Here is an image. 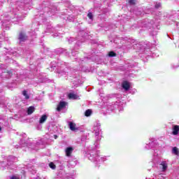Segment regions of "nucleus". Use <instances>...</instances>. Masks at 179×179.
I'll use <instances>...</instances> for the list:
<instances>
[{
	"instance_id": "1",
	"label": "nucleus",
	"mask_w": 179,
	"mask_h": 179,
	"mask_svg": "<svg viewBox=\"0 0 179 179\" xmlns=\"http://www.w3.org/2000/svg\"><path fill=\"white\" fill-rule=\"evenodd\" d=\"M23 5H24V3L21 1H17L16 3H10L8 13H6L4 15L5 19L3 20L2 23L3 27H5L6 26V30H8L9 29V27L6 25L9 24L10 20H13V22L15 23L24 19V15H23V13L20 12V9L23 8ZM6 22H8V23H6Z\"/></svg>"
},
{
	"instance_id": "2",
	"label": "nucleus",
	"mask_w": 179,
	"mask_h": 179,
	"mask_svg": "<svg viewBox=\"0 0 179 179\" xmlns=\"http://www.w3.org/2000/svg\"><path fill=\"white\" fill-rule=\"evenodd\" d=\"M99 153V151L97 149L90 148L87 153V157L94 163H103V162H106L108 157H100Z\"/></svg>"
},
{
	"instance_id": "3",
	"label": "nucleus",
	"mask_w": 179,
	"mask_h": 179,
	"mask_svg": "<svg viewBox=\"0 0 179 179\" xmlns=\"http://www.w3.org/2000/svg\"><path fill=\"white\" fill-rule=\"evenodd\" d=\"M41 145H44V141L43 139H41L39 141H36V143H30V141H27L24 139H21L20 145H15V148L18 149L19 148H29L30 149H32L33 150H38V148H41Z\"/></svg>"
},
{
	"instance_id": "4",
	"label": "nucleus",
	"mask_w": 179,
	"mask_h": 179,
	"mask_svg": "<svg viewBox=\"0 0 179 179\" xmlns=\"http://www.w3.org/2000/svg\"><path fill=\"white\" fill-rule=\"evenodd\" d=\"M101 124L99 122H96L94 124L93 133L95 135V148H99V142L101 141Z\"/></svg>"
},
{
	"instance_id": "5",
	"label": "nucleus",
	"mask_w": 179,
	"mask_h": 179,
	"mask_svg": "<svg viewBox=\"0 0 179 179\" xmlns=\"http://www.w3.org/2000/svg\"><path fill=\"white\" fill-rule=\"evenodd\" d=\"M13 73V70L9 71L6 69V66L0 64V78H1V79H9Z\"/></svg>"
},
{
	"instance_id": "6",
	"label": "nucleus",
	"mask_w": 179,
	"mask_h": 179,
	"mask_svg": "<svg viewBox=\"0 0 179 179\" xmlns=\"http://www.w3.org/2000/svg\"><path fill=\"white\" fill-rule=\"evenodd\" d=\"M44 13L45 16L48 15V16H52V13L54 12H57V7L55 6H51L50 7H45L43 8Z\"/></svg>"
},
{
	"instance_id": "7",
	"label": "nucleus",
	"mask_w": 179,
	"mask_h": 179,
	"mask_svg": "<svg viewBox=\"0 0 179 179\" xmlns=\"http://www.w3.org/2000/svg\"><path fill=\"white\" fill-rule=\"evenodd\" d=\"M157 145V143L156 141V139L151 138L150 139L149 143H147L144 147V148L146 150H149V149H153V148H156Z\"/></svg>"
},
{
	"instance_id": "8",
	"label": "nucleus",
	"mask_w": 179,
	"mask_h": 179,
	"mask_svg": "<svg viewBox=\"0 0 179 179\" xmlns=\"http://www.w3.org/2000/svg\"><path fill=\"white\" fill-rule=\"evenodd\" d=\"M79 41H80L81 43H83V36H82V38H80L78 40V42H76L77 43L75 45V48L71 50V55H73V57H76V55H78V47H79Z\"/></svg>"
},
{
	"instance_id": "9",
	"label": "nucleus",
	"mask_w": 179,
	"mask_h": 179,
	"mask_svg": "<svg viewBox=\"0 0 179 179\" xmlns=\"http://www.w3.org/2000/svg\"><path fill=\"white\" fill-rule=\"evenodd\" d=\"M16 160H17V159H16V157L12 156V155H10L8 156V159H7V167L8 169H12V167H10V166H12V164L13 163H15V162H16Z\"/></svg>"
},
{
	"instance_id": "10",
	"label": "nucleus",
	"mask_w": 179,
	"mask_h": 179,
	"mask_svg": "<svg viewBox=\"0 0 179 179\" xmlns=\"http://www.w3.org/2000/svg\"><path fill=\"white\" fill-rule=\"evenodd\" d=\"M66 106H68L67 102L61 101L57 105V111H61V110H64V108H66Z\"/></svg>"
},
{
	"instance_id": "11",
	"label": "nucleus",
	"mask_w": 179,
	"mask_h": 179,
	"mask_svg": "<svg viewBox=\"0 0 179 179\" xmlns=\"http://www.w3.org/2000/svg\"><path fill=\"white\" fill-rule=\"evenodd\" d=\"M69 127L71 131H73V132H76V131H79V127H76V124L73 123V122H69Z\"/></svg>"
},
{
	"instance_id": "12",
	"label": "nucleus",
	"mask_w": 179,
	"mask_h": 179,
	"mask_svg": "<svg viewBox=\"0 0 179 179\" xmlns=\"http://www.w3.org/2000/svg\"><path fill=\"white\" fill-rule=\"evenodd\" d=\"M159 151H155L153 154V157H152V162L154 164H156L157 162H159V159H160V155H159Z\"/></svg>"
},
{
	"instance_id": "13",
	"label": "nucleus",
	"mask_w": 179,
	"mask_h": 179,
	"mask_svg": "<svg viewBox=\"0 0 179 179\" xmlns=\"http://www.w3.org/2000/svg\"><path fill=\"white\" fill-rule=\"evenodd\" d=\"M179 134V126L177 124H173L172 126V135H174L175 136L178 135Z\"/></svg>"
},
{
	"instance_id": "14",
	"label": "nucleus",
	"mask_w": 179,
	"mask_h": 179,
	"mask_svg": "<svg viewBox=\"0 0 179 179\" xmlns=\"http://www.w3.org/2000/svg\"><path fill=\"white\" fill-rule=\"evenodd\" d=\"M20 43H23L27 40V36L24 32H20L19 35Z\"/></svg>"
},
{
	"instance_id": "15",
	"label": "nucleus",
	"mask_w": 179,
	"mask_h": 179,
	"mask_svg": "<svg viewBox=\"0 0 179 179\" xmlns=\"http://www.w3.org/2000/svg\"><path fill=\"white\" fill-rule=\"evenodd\" d=\"M160 166L162 167V171H166L169 167V163L167 161H163L161 162Z\"/></svg>"
},
{
	"instance_id": "16",
	"label": "nucleus",
	"mask_w": 179,
	"mask_h": 179,
	"mask_svg": "<svg viewBox=\"0 0 179 179\" xmlns=\"http://www.w3.org/2000/svg\"><path fill=\"white\" fill-rule=\"evenodd\" d=\"M72 152H73V148L67 147L65 150L66 156L67 157H71V155H72Z\"/></svg>"
},
{
	"instance_id": "17",
	"label": "nucleus",
	"mask_w": 179,
	"mask_h": 179,
	"mask_svg": "<svg viewBox=\"0 0 179 179\" xmlns=\"http://www.w3.org/2000/svg\"><path fill=\"white\" fill-rule=\"evenodd\" d=\"M68 97L71 100H78V99H79V96H78V95H76V94H73V93H69L68 94Z\"/></svg>"
},
{
	"instance_id": "18",
	"label": "nucleus",
	"mask_w": 179,
	"mask_h": 179,
	"mask_svg": "<svg viewBox=\"0 0 179 179\" xmlns=\"http://www.w3.org/2000/svg\"><path fill=\"white\" fill-rule=\"evenodd\" d=\"M122 86L123 87V89H124V90L128 91L129 90V83L124 81L122 83Z\"/></svg>"
},
{
	"instance_id": "19",
	"label": "nucleus",
	"mask_w": 179,
	"mask_h": 179,
	"mask_svg": "<svg viewBox=\"0 0 179 179\" xmlns=\"http://www.w3.org/2000/svg\"><path fill=\"white\" fill-rule=\"evenodd\" d=\"M48 118V115H43L40 120H39V124H44L45 121H47V119Z\"/></svg>"
},
{
	"instance_id": "20",
	"label": "nucleus",
	"mask_w": 179,
	"mask_h": 179,
	"mask_svg": "<svg viewBox=\"0 0 179 179\" xmlns=\"http://www.w3.org/2000/svg\"><path fill=\"white\" fill-rule=\"evenodd\" d=\"M78 164V161L75 159L69 162V167H75Z\"/></svg>"
},
{
	"instance_id": "21",
	"label": "nucleus",
	"mask_w": 179,
	"mask_h": 179,
	"mask_svg": "<svg viewBox=\"0 0 179 179\" xmlns=\"http://www.w3.org/2000/svg\"><path fill=\"white\" fill-rule=\"evenodd\" d=\"M35 110H36V108H34V106H29L27 111L28 115L33 114V113H34Z\"/></svg>"
},
{
	"instance_id": "22",
	"label": "nucleus",
	"mask_w": 179,
	"mask_h": 179,
	"mask_svg": "<svg viewBox=\"0 0 179 179\" xmlns=\"http://www.w3.org/2000/svg\"><path fill=\"white\" fill-rule=\"evenodd\" d=\"M54 31H55V29L51 25H48L45 33H54Z\"/></svg>"
},
{
	"instance_id": "23",
	"label": "nucleus",
	"mask_w": 179,
	"mask_h": 179,
	"mask_svg": "<svg viewBox=\"0 0 179 179\" xmlns=\"http://www.w3.org/2000/svg\"><path fill=\"white\" fill-rule=\"evenodd\" d=\"M27 169H28V171H30V173H32V174H36V173H37V171L34 170V166L31 165H28Z\"/></svg>"
},
{
	"instance_id": "24",
	"label": "nucleus",
	"mask_w": 179,
	"mask_h": 179,
	"mask_svg": "<svg viewBox=\"0 0 179 179\" xmlns=\"http://www.w3.org/2000/svg\"><path fill=\"white\" fill-rule=\"evenodd\" d=\"M64 65H65V66H66V63L62 62V61H58L57 62V66H59L60 68H64Z\"/></svg>"
},
{
	"instance_id": "25",
	"label": "nucleus",
	"mask_w": 179,
	"mask_h": 179,
	"mask_svg": "<svg viewBox=\"0 0 179 179\" xmlns=\"http://www.w3.org/2000/svg\"><path fill=\"white\" fill-rule=\"evenodd\" d=\"M58 52L59 54H65V55H69V53L66 52V50L65 49H59Z\"/></svg>"
},
{
	"instance_id": "26",
	"label": "nucleus",
	"mask_w": 179,
	"mask_h": 179,
	"mask_svg": "<svg viewBox=\"0 0 179 179\" xmlns=\"http://www.w3.org/2000/svg\"><path fill=\"white\" fill-rule=\"evenodd\" d=\"M59 76H64L68 73V71H64V70H59L57 71Z\"/></svg>"
},
{
	"instance_id": "27",
	"label": "nucleus",
	"mask_w": 179,
	"mask_h": 179,
	"mask_svg": "<svg viewBox=\"0 0 179 179\" xmlns=\"http://www.w3.org/2000/svg\"><path fill=\"white\" fill-rule=\"evenodd\" d=\"M22 96H24L25 100H29V99H30V96L27 94V92L26 90L22 92Z\"/></svg>"
},
{
	"instance_id": "28",
	"label": "nucleus",
	"mask_w": 179,
	"mask_h": 179,
	"mask_svg": "<svg viewBox=\"0 0 179 179\" xmlns=\"http://www.w3.org/2000/svg\"><path fill=\"white\" fill-rule=\"evenodd\" d=\"M172 152L173 153V155H176V156H178L179 155L178 148H177V147H174L172 150Z\"/></svg>"
},
{
	"instance_id": "29",
	"label": "nucleus",
	"mask_w": 179,
	"mask_h": 179,
	"mask_svg": "<svg viewBox=\"0 0 179 179\" xmlns=\"http://www.w3.org/2000/svg\"><path fill=\"white\" fill-rule=\"evenodd\" d=\"M85 117H90L92 115V110L87 109L85 113Z\"/></svg>"
},
{
	"instance_id": "30",
	"label": "nucleus",
	"mask_w": 179,
	"mask_h": 179,
	"mask_svg": "<svg viewBox=\"0 0 179 179\" xmlns=\"http://www.w3.org/2000/svg\"><path fill=\"white\" fill-rule=\"evenodd\" d=\"M49 166H50V169H52V170H55L56 166H55V164L54 163L50 162L49 164Z\"/></svg>"
},
{
	"instance_id": "31",
	"label": "nucleus",
	"mask_w": 179,
	"mask_h": 179,
	"mask_svg": "<svg viewBox=\"0 0 179 179\" xmlns=\"http://www.w3.org/2000/svg\"><path fill=\"white\" fill-rule=\"evenodd\" d=\"M162 7V3H157L155 5V8L156 9H159V8H161Z\"/></svg>"
},
{
	"instance_id": "32",
	"label": "nucleus",
	"mask_w": 179,
	"mask_h": 179,
	"mask_svg": "<svg viewBox=\"0 0 179 179\" xmlns=\"http://www.w3.org/2000/svg\"><path fill=\"white\" fill-rule=\"evenodd\" d=\"M87 17H89V19H90V20H93V14L92 13H89L87 14Z\"/></svg>"
},
{
	"instance_id": "33",
	"label": "nucleus",
	"mask_w": 179,
	"mask_h": 179,
	"mask_svg": "<svg viewBox=\"0 0 179 179\" xmlns=\"http://www.w3.org/2000/svg\"><path fill=\"white\" fill-rule=\"evenodd\" d=\"M108 57H115V52H110L108 53Z\"/></svg>"
},
{
	"instance_id": "34",
	"label": "nucleus",
	"mask_w": 179,
	"mask_h": 179,
	"mask_svg": "<svg viewBox=\"0 0 179 179\" xmlns=\"http://www.w3.org/2000/svg\"><path fill=\"white\" fill-rule=\"evenodd\" d=\"M129 3L130 5H135V0H129Z\"/></svg>"
},
{
	"instance_id": "35",
	"label": "nucleus",
	"mask_w": 179,
	"mask_h": 179,
	"mask_svg": "<svg viewBox=\"0 0 179 179\" xmlns=\"http://www.w3.org/2000/svg\"><path fill=\"white\" fill-rule=\"evenodd\" d=\"M6 105L5 104V103H3V101H1L0 102V107H5Z\"/></svg>"
},
{
	"instance_id": "36",
	"label": "nucleus",
	"mask_w": 179,
	"mask_h": 179,
	"mask_svg": "<svg viewBox=\"0 0 179 179\" xmlns=\"http://www.w3.org/2000/svg\"><path fill=\"white\" fill-rule=\"evenodd\" d=\"M173 69H176V68H178L179 65L178 64H172L171 65Z\"/></svg>"
},
{
	"instance_id": "37",
	"label": "nucleus",
	"mask_w": 179,
	"mask_h": 179,
	"mask_svg": "<svg viewBox=\"0 0 179 179\" xmlns=\"http://www.w3.org/2000/svg\"><path fill=\"white\" fill-rule=\"evenodd\" d=\"M3 54H4V55H8V54H10V52H8V51H6V50H4V51L3 52Z\"/></svg>"
},
{
	"instance_id": "38",
	"label": "nucleus",
	"mask_w": 179,
	"mask_h": 179,
	"mask_svg": "<svg viewBox=\"0 0 179 179\" xmlns=\"http://www.w3.org/2000/svg\"><path fill=\"white\" fill-rule=\"evenodd\" d=\"M73 40H74L73 38H70L69 39V43L71 44V43H73Z\"/></svg>"
},
{
	"instance_id": "39",
	"label": "nucleus",
	"mask_w": 179,
	"mask_h": 179,
	"mask_svg": "<svg viewBox=\"0 0 179 179\" xmlns=\"http://www.w3.org/2000/svg\"><path fill=\"white\" fill-rule=\"evenodd\" d=\"M10 179H19V178L16 177V176H12L10 178Z\"/></svg>"
},
{
	"instance_id": "40",
	"label": "nucleus",
	"mask_w": 179,
	"mask_h": 179,
	"mask_svg": "<svg viewBox=\"0 0 179 179\" xmlns=\"http://www.w3.org/2000/svg\"><path fill=\"white\" fill-rule=\"evenodd\" d=\"M79 34L80 35L85 34V31H80Z\"/></svg>"
},
{
	"instance_id": "41",
	"label": "nucleus",
	"mask_w": 179,
	"mask_h": 179,
	"mask_svg": "<svg viewBox=\"0 0 179 179\" xmlns=\"http://www.w3.org/2000/svg\"><path fill=\"white\" fill-rule=\"evenodd\" d=\"M6 0H1V3H3Z\"/></svg>"
},
{
	"instance_id": "42",
	"label": "nucleus",
	"mask_w": 179,
	"mask_h": 179,
	"mask_svg": "<svg viewBox=\"0 0 179 179\" xmlns=\"http://www.w3.org/2000/svg\"><path fill=\"white\" fill-rule=\"evenodd\" d=\"M57 138H58V136H57V135H55V139H57Z\"/></svg>"
},
{
	"instance_id": "43",
	"label": "nucleus",
	"mask_w": 179,
	"mask_h": 179,
	"mask_svg": "<svg viewBox=\"0 0 179 179\" xmlns=\"http://www.w3.org/2000/svg\"><path fill=\"white\" fill-rule=\"evenodd\" d=\"M1 131H2V128H1V127H0V132H1Z\"/></svg>"
},
{
	"instance_id": "44",
	"label": "nucleus",
	"mask_w": 179,
	"mask_h": 179,
	"mask_svg": "<svg viewBox=\"0 0 179 179\" xmlns=\"http://www.w3.org/2000/svg\"><path fill=\"white\" fill-rule=\"evenodd\" d=\"M22 78H23V76H20V78L22 79Z\"/></svg>"
},
{
	"instance_id": "45",
	"label": "nucleus",
	"mask_w": 179,
	"mask_h": 179,
	"mask_svg": "<svg viewBox=\"0 0 179 179\" xmlns=\"http://www.w3.org/2000/svg\"><path fill=\"white\" fill-rule=\"evenodd\" d=\"M153 10H152V9H150V12H152Z\"/></svg>"
},
{
	"instance_id": "46",
	"label": "nucleus",
	"mask_w": 179,
	"mask_h": 179,
	"mask_svg": "<svg viewBox=\"0 0 179 179\" xmlns=\"http://www.w3.org/2000/svg\"><path fill=\"white\" fill-rule=\"evenodd\" d=\"M137 15H141V13H138Z\"/></svg>"
},
{
	"instance_id": "47",
	"label": "nucleus",
	"mask_w": 179,
	"mask_h": 179,
	"mask_svg": "<svg viewBox=\"0 0 179 179\" xmlns=\"http://www.w3.org/2000/svg\"><path fill=\"white\" fill-rule=\"evenodd\" d=\"M55 36H58V35H55Z\"/></svg>"
},
{
	"instance_id": "48",
	"label": "nucleus",
	"mask_w": 179,
	"mask_h": 179,
	"mask_svg": "<svg viewBox=\"0 0 179 179\" xmlns=\"http://www.w3.org/2000/svg\"><path fill=\"white\" fill-rule=\"evenodd\" d=\"M24 103V101H22Z\"/></svg>"
},
{
	"instance_id": "49",
	"label": "nucleus",
	"mask_w": 179,
	"mask_h": 179,
	"mask_svg": "<svg viewBox=\"0 0 179 179\" xmlns=\"http://www.w3.org/2000/svg\"><path fill=\"white\" fill-rule=\"evenodd\" d=\"M69 20H72V19H69Z\"/></svg>"
},
{
	"instance_id": "50",
	"label": "nucleus",
	"mask_w": 179,
	"mask_h": 179,
	"mask_svg": "<svg viewBox=\"0 0 179 179\" xmlns=\"http://www.w3.org/2000/svg\"><path fill=\"white\" fill-rule=\"evenodd\" d=\"M145 13H149L146 12Z\"/></svg>"
},
{
	"instance_id": "51",
	"label": "nucleus",
	"mask_w": 179,
	"mask_h": 179,
	"mask_svg": "<svg viewBox=\"0 0 179 179\" xmlns=\"http://www.w3.org/2000/svg\"><path fill=\"white\" fill-rule=\"evenodd\" d=\"M1 90H0V93H1Z\"/></svg>"
},
{
	"instance_id": "52",
	"label": "nucleus",
	"mask_w": 179,
	"mask_h": 179,
	"mask_svg": "<svg viewBox=\"0 0 179 179\" xmlns=\"http://www.w3.org/2000/svg\"><path fill=\"white\" fill-rule=\"evenodd\" d=\"M76 59H79L76 58Z\"/></svg>"
}]
</instances>
